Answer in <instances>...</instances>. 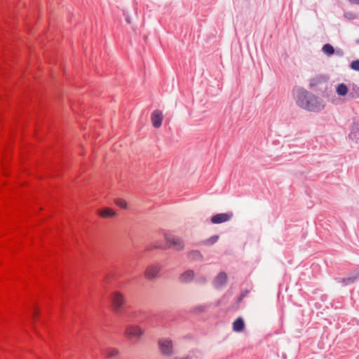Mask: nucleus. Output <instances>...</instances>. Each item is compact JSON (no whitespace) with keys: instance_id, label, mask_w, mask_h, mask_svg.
<instances>
[{"instance_id":"f257e3e1","label":"nucleus","mask_w":359,"mask_h":359,"mask_svg":"<svg viewBox=\"0 0 359 359\" xmlns=\"http://www.w3.org/2000/svg\"><path fill=\"white\" fill-rule=\"evenodd\" d=\"M297 104L300 107L311 111H320L325 106L323 100L308 91L302 90L298 92Z\"/></svg>"},{"instance_id":"f03ea898","label":"nucleus","mask_w":359,"mask_h":359,"mask_svg":"<svg viewBox=\"0 0 359 359\" xmlns=\"http://www.w3.org/2000/svg\"><path fill=\"white\" fill-rule=\"evenodd\" d=\"M111 307L116 313H121L124 309L126 304L125 294L118 290L114 291L110 297Z\"/></svg>"},{"instance_id":"7ed1b4c3","label":"nucleus","mask_w":359,"mask_h":359,"mask_svg":"<svg viewBox=\"0 0 359 359\" xmlns=\"http://www.w3.org/2000/svg\"><path fill=\"white\" fill-rule=\"evenodd\" d=\"M144 334V330L137 325H128L124 330V336L128 340H138Z\"/></svg>"},{"instance_id":"20e7f679","label":"nucleus","mask_w":359,"mask_h":359,"mask_svg":"<svg viewBox=\"0 0 359 359\" xmlns=\"http://www.w3.org/2000/svg\"><path fill=\"white\" fill-rule=\"evenodd\" d=\"M158 346L161 353L165 356H171L173 353V344L168 337L160 338L158 340Z\"/></svg>"},{"instance_id":"39448f33","label":"nucleus","mask_w":359,"mask_h":359,"mask_svg":"<svg viewBox=\"0 0 359 359\" xmlns=\"http://www.w3.org/2000/svg\"><path fill=\"white\" fill-rule=\"evenodd\" d=\"M164 238L166 242L170 245V247L173 248L177 250H182L184 248V243L182 240L171 233H165Z\"/></svg>"},{"instance_id":"423d86ee","label":"nucleus","mask_w":359,"mask_h":359,"mask_svg":"<svg viewBox=\"0 0 359 359\" xmlns=\"http://www.w3.org/2000/svg\"><path fill=\"white\" fill-rule=\"evenodd\" d=\"M163 118V116L162 111L158 109L154 110L151 116L153 126L156 128H160L162 124Z\"/></svg>"},{"instance_id":"0eeeda50","label":"nucleus","mask_w":359,"mask_h":359,"mask_svg":"<svg viewBox=\"0 0 359 359\" xmlns=\"http://www.w3.org/2000/svg\"><path fill=\"white\" fill-rule=\"evenodd\" d=\"M98 215L104 219L113 218L116 216V212L111 208H104L97 210Z\"/></svg>"},{"instance_id":"6e6552de","label":"nucleus","mask_w":359,"mask_h":359,"mask_svg":"<svg viewBox=\"0 0 359 359\" xmlns=\"http://www.w3.org/2000/svg\"><path fill=\"white\" fill-rule=\"evenodd\" d=\"M160 271V268L157 265H151L147 268L144 276L148 279L154 278Z\"/></svg>"},{"instance_id":"1a4fd4ad","label":"nucleus","mask_w":359,"mask_h":359,"mask_svg":"<svg viewBox=\"0 0 359 359\" xmlns=\"http://www.w3.org/2000/svg\"><path fill=\"white\" fill-rule=\"evenodd\" d=\"M231 217V214H227V213L217 214V215H215L212 217L211 222L213 224H219V223H222V222L229 220Z\"/></svg>"},{"instance_id":"9d476101","label":"nucleus","mask_w":359,"mask_h":359,"mask_svg":"<svg viewBox=\"0 0 359 359\" xmlns=\"http://www.w3.org/2000/svg\"><path fill=\"white\" fill-rule=\"evenodd\" d=\"M119 353L118 349L114 347L107 348L103 351V354L109 359L118 358L119 356Z\"/></svg>"},{"instance_id":"9b49d317","label":"nucleus","mask_w":359,"mask_h":359,"mask_svg":"<svg viewBox=\"0 0 359 359\" xmlns=\"http://www.w3.org/2000/svg\"><path fill=\"white\" fill-rule=\"evenodd\" d=\"M245 323L241 318H237L233 323V330L235 332H241L244 329Z\"/></svg>"},{"instance_id":"f8f14e48","label":"nucleus","mask_w":359,"mask_h":359,"mask_svg":"<svg viewBox=\"0 0 359 359\" xmlns=\"http://www.w3.org/2000/svg\"><path fill=\"white\" fill-rule=\"evenodd\" d=\"M193 277L194 272L192 271H187L181 275L180 280L182 282L187 283L191 281Z\"/></svg>"},{"instance_id":"ddd939ff","label":"nucleus","mask_w":359,"mask_h":359,"mask_svg":"<svg viewBox=\"0 0 359 359\" xmlns=\"http://www.w3.org/2000/svg\"><path fill=\"white\" fill-rule=\"evenodd\" d=\"M226 280V275L224 273H220L215 280V285L217 287L222 286Z\"/></svg>"},{"instance_id":"4468645a","label":"nucleus","mask_w":359,"mask_h":359,"mask_svg":"<svg viewBox=\"0 0 359 359\" xmlns=\"http://www.w3.org/2000/svg\"><path fill=\"white\" fill-rule=\"evenodd\" d=\"M337 93L339 95L344 96L348 93V87L345 84L341 83L337 87Z\"/></svg>"},{"instance_id":"2eb2a0df","label":"nucleus","mask_w":359,"mask_h":359,"mask_svg":"<svg viewBox=\"0 0 359 359\" xmlns=\"http://www.w3.org/2000/svg\"><path fill=\"white\" fill-rule=\"evenodd\" d=\"M323 51L328 55H332L334 52V48L329 43H327L325 45L323 46Z\"/></svg>"},{"instance_id":"dca6fc26","label":"nucleus","mask_w":359,"mask_h":359,"mask_svg":"<svg viewBox=\"0 0 359 359\" xmlns=\"http://www.w3.org/2000/svg\"><path fill=\"white\" fill-rule=\"evenodd\" d=\"M115 204L122 209H126L128 207L127 202L123 198H117L115 201Z\"/></svg>"},{"instance_id":"f3484780","label":"nucleus","mask_w":359,"mask_h":359,"mask_svg":"<svg viewBox=\"0 0 359 359\" xmlns=\"http://www.w3.org/2000/svg\"><path fill=\"white\" fill-rule=\"evenodd\" d=\"M218 238L219 237L217 236H213L211 238H210L208 240H207L205 241V243L208 245H212V244L215 243V242H217V241L218 240Z\"/></svg>"},{"instance_id":"a211bd4d","label":"nucleus","mask_w":359,"mask_h":359,"mask_svg":"<svg viewBox=\"0 0 359 359\" xmlns=\"http://www.w3.org/2000/svg\"><path fill=\"white\" fill-rule=\"evenodd\" d=\"M351 67L354 70L359 71V60L353 61Z\"/></svg>"},{"instance_id":"6ab92c4d","label":"nucleus","mask_w":359,"mask_h":359,"mask_svg":"<svg viewBox=\"0 0 359 359\" xmlns=\"http://www.w3.org/2000/svg\"><path fill=\"white\" fill-rule=\"evenodd\" d=\"M356 271H357V276H355L354 277L348 278L347 279L348 283L353 282L359 276V267L356 269Z\"/></svg>"},{"instance_id":"aec40b11","label":"nucleus","mask_w":359,"mask_h":359,"mask_svg":"<svg viewBox=\"0 0 359 359\" xmlns=\"http://www.w3.org/2000/svg\"><path fill=\"white\" fill-rule=\"evenodd\" d=\"M39 315V311L36 309H34V311H33V318H36L37 317V316Z\"/></svg>"},{"instance_id":"412c9836","label":"nucleus","mask_w":359,"mask_h":359,"mask_svg":"<svg viewBox=\"0 0 359 359\" xmlns=\"http://www.w3.org/2000/svg\"><path fill=\"white\" fill-rule=\"evenodd\" d=\"M348 1L352 4L359 5V0H348Z\"/></svg>"},{"instance_id":"4be33fe9","label":"nucleus","mask_w":359,"mask_h":359,"mask_svg":"<svg viewBox=\"0 0 359 359\" xmlns=\"http://www.w3.org/2000/svg\"><path fill=\"white\" fill-rule=\"evenodd\" d=\"M174 359H191V358L187 356H182V357H175Z\"/></svg>"},{"instance_id":"5701e85b","label":"nucleus","mask_w":359,"mask_h":359,"mask_svg":"<svg viewBox=\"0 0 359 359\" xmlns=\"http://www.w3.org/2000/svg\"><path fill=\"white\" fill-rule=\"evenodd\" d=\"M205 309V306H200L199 309H198V312L199 311H203V310Z\"/></svg>"},{"instance_id":"b1692460","label":"nucleus","mask_w":359,"mask_h":359,"mask_svg":"<svg viewBox=\"0 0 359 359\" xmlns=\"http://www.w3.org/2000/svg\"><path fill=\"white\" fill-rule=\"evenodd\" d=\"M348 15H351V13H346L344 15L346 18H351V17H348Z\"/></svg>"}]
</instances>
